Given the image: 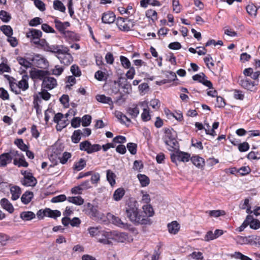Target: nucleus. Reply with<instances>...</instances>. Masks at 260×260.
Returning <instances> with one entry per match:
<instances>
[{
	"instance_id": "obj_1",
	"label": "nucleus",
	"mask_w": 260,
	"mask_h": 260,
	"mask_svg": "<svg viewBox=\"0 0 260 260\" xmlns=\"http://www.w3.org/2000/svg\"><path fill=\"white\" fill-rule=\"evenodd\" d=\"M124 211L127 218L135 225L150 224V219L144 216L142 211L139 209L137 202L129 199L126 202Z\"/></svg>"
},
{
	"instance_id": "obj_2",
	"label": "nucleus",
	"mask_w": 260,
	"mask_h": 260,
	"mask_svg": "<svg viewBox=\"0 0 260 260\" xmlns=\"http://www.w3.org/2000/svg\"><path fill=\"white\" fill-rule=\"evenodd\" d=\"M167 145L169 146L175 150L179 149V145L175 139V135L172 133V129L166 128L165 131V135L162 138Z\"/></svg>"
},
{
	"instance_id": "obj_3",
	"label": "nucleus",
	"mask_w": 260,
	"mask_h": 260,
	"mask_svg": "<svg viewBox=\"0 0 260 260\" xmlns=\"http://www.w3.org/2000/svg\"><path fill=\"white\" fill-rule=\"evenodd\" d=\"M86 209L85 210V213L92 219L99 220L103 219L104 214L99 212L96 207L91 204L88 203L86 205Z\"/></svg>"
},
{
	"instance_id": "obj_4",
	"label": "nucleus",
	"mask_w": 260,
	"mask_h": 260,
	"mask_svg": "<svg viewBox=\"0 0 260 260\" xmlns=\"http://www.w3.org/2000/svg\"><path fill=\"white\" fill-rule=\"evenodd\" d=\"M116 24L118 27L124 31H128L133 29L135 25L134 21L127 18L118 17L116 20Z\"/></svg>"
},
{
	"instance_id": "obj_5",
	"label": "nucleus",
	"mask_w": 260,
	"mask_h": 260,
	"mask_svg": "<svg viewBox=\"0 0 260 260\" xmlns=\"http://www.w3.org/2000/svg\"><path fill=\"white\" fill-rule=\"evenodd\" d=\"M80 149L86 151L88 154H91L93 152L100 151L102 147L99 144H91L88 141H84L80 143Z\"/></svg>"
},
{
	"instance_id": "obj_6",
	"label": "nucleus",
	"mask_w": 260,
	"mask_h": 260,
	"mask_svg": "<svg viewBox=\"0 0 260 260\" xmlns=\"http://www.w3.org/2000/svg\"><path fill=\"white\" fill-rule=\"evenodd\" d=\"M53 121L57 124L56 128L57 131H61L69 124V121L64 118V115L61 113L56 114L53 118Z\"/></svg>"
},
{
	"instance_id": "obj_7",
	"label": "nucleus",
	"mask_w": 260,
	"mask_h": 260,
	"mask_svg": "<svg viewBox=\"0 0 260 260\" xmlns=\"http://www.w3.org/2000/svg\"><path fill=\"white\" fill-rule=\"evenodd\" d=\"M21 174L24 176L21 181L22 184L26 186H34L37 183V179L33 176L31 173L27 172L26 171H21Z\"/></svg>"
},
{
	"instance_id": "obj_8",
	"label": "nucleus",
	"mask_w": 260,
	"mask_h": 260,
	"mask_svg": "<svg viewBox=\"0 0 260 260\" xmlns=\"http://www.w3.org/2000/svg\"><path fill=\"white\" fill-rule=\"evenodd\" d=\"M45 50L51 52L52 53H57L59 55L60 53H65L68 51V47L63 45H49L47 44Z\"/></svg>"
},
{
	"instance_id": "obj_9",
	"label": "nucleus",
	"mask_w": 260,
	"mask_h": 260,
	"mask_svg": "<svg viewBox=\"0 0 260 260\" xmlns=\"http://www.w3.org/2000/svg\"><path fill=\"white\" fill-rule=\"evenodd\" d=\"M69 49L68 47V51L65 53H60L59 55H57V57L60 60L61 63L64 64L65 66L70 65L73 61V59L71 54L69 53Z\"/></svg>"
},
{
	"instance_id": "obj_10",
	"label": "nucleus",
	"mask_w": 260,
	"mask_h": 260,
	"mask_svg": "<svg viewBox=\"0 0 260 260\" xmlns=\"http://www.w3.org/2000/svg\"><path fill=\"white\" fill-rule=\"evenodd\" d=\"M57 86V81L56 79L48 76L44 79L42 82V88H46L47 90H51Z\"/></svg>"
},
{
	"instance_id": "obj_11",
	"label": "nucleus",
	"mask_w": 260,
	"mask_h": 260,
	"mask_svg": "<svg viewBox=\"0 0 260 260\" xmlns=\"http://www.w3.org/2000/svg\"><path fill=\"white\" fill-rule=\"evenodd\" d=\"M49 75V72L40 70H35L34 71H31L30 73V77L32 79H39L43 81L46 76Z\"/></svg>"
},
{
	"instance_id": "obj_12",
	"label": "nucleus",
	"mask_w": 260,
	"mask_h": 260,
	"mask_svg": "<svg viewBox=\"0 0 260 260\" xmlns=\"http://www.w3.org/2000/svg\"><path fill=\"white\" fill-rule=\"evenodd\" d=\"M108 216L114 224L124 229H128L129 228L130 225L127 223L122 221L121 219L118 217L115 216L111 214H109Z\"/></svg>"
},
{
	"instance_id": "obj_13",
	"label": "nucleus",
	"mask_w": 260,
	"mask_h": 260,
	"mask_svg": "<svg viewBox=\"0 0 260 260\" xmlns=\"http://www.w3.org/2000/svg\"><path fill=\"white\" fill-rule=\"evenodd\" d=\"M54 21L56 28L62 34H64L65 29L70 25L69 22H62L57 18H55Z\"/></svg>"
},
{
	"instance_id": "obj_14",
	"label": "nucleus",
	"mask_w": 260,
	"mask_h": 260,
	"mask_svg": "<svg viewBox=\"0 0 260 260\" xmlns=\"http://www.w3.org/2000/svg\"><path fill=\"white\" fill-rule=\"evenodd\" d=\"M239 84L244 88L252 91L254 89L255 84L248 79L245 78L239 81Z\"/></svg>"
},
{
	"instance_id": "obj_15",
	"label": "nucleus",
	"mask_w": 260,
	"mask_h": 260,
	"mask_svg": "<svg viewBox=\"0 0 260 260\" xmlns=\"http://www.w3.org/2000/svg\"><path fill=\"white\" fill-rule=\"evenodd\" d=\"M115 15L113 12L108 11L103 14L102 20L104 23H111L115 21Z\"/></svg>"
},
{
	"instance_id": "obj_16",
	"label": "nucleus",
	"mask_w": 260,
	"mask_h": 260,
	"mask_svg": "<svg viewBox=\"0 0 260 260\" xmlns=\"http://www.w3.org/2000/svg\"><path fill=\"white\" fill-rule=\"evenodd\" d=\"M2 207L10 213H12L14 211L13 205L6 198H3L0 201Z\"/></svg>"
},
{
	"instance_id": "obj_17",
	"label": "nucleus",
	"mask_w": 260,
	"mask_h": 260,
	"mask_svg": "<svg viewBox=\"0 0 260 260\" xmlns=\"http://www.w3.org/2000/svg\"><path fill=\"white\" fill-rule=\"evenodd\" d=\"M43 216L56 218L61 215V212L57 210H52L49 208L45 209L43 212Z\"/></svg>"
},
{
	"instance_id": "obj_18",
	"label": "nucleus",
	"mask_w": 260,
	"mask_h": 260,
	"mask_svg": "<svg viewBox=\"0 0 260 260\" xmlns=\"http://www.w3.org/2000/svg\"><path fill=\"white\" fill-rule=\"evenodd\" d=\"M167 227L169 232L174 235L176 234L179 232L180 228V224L176 221H173L168 223Z\"/></svg>"
},
{
	"instance_id": "obj_19",
	"label": "nucleus",
	"mask_w": 260,
	"mask_h": 260,
	"mask_svg": "<svg viewBox=\"0 0 260 260\" xmlns=\"http://www.w3.org/2000/svg\"><path fill=\"white\" fill-rule=\"evenodd\" d=\"M42 32L41 30L36 29H30L28 32H26V36L30 40L32 39H38L42 37Z\"/></svg>"
},
{
	"instance_id": "obj_20",
	"label": "nucleus",
	"mask_w": 260,
	"mask_h": 260,
	"mask_svg": "<svg viewBox=\"0 0 260 260\" xmlns=\"http://www.w3.org/2000/svg\"><path fill=\"white\" fill-rule=\"evenodd\" d=\"M101 235L102 236V238H99L98 241L101 243L104 244H110L111 242L110 241L111 233L109 232L102 231L101 232Z\"/></svg>"
},
{
	"instance_id": "obj_21",
	"label": "nucleus",
	"mask_w": 260,
	"mask_h": 260,
	"mask_svg": "<svg viewBox=\"0 0 260 260\" xmlns=\"http://www.w3.org/2000/svg\"><path fill=\"white\" fill-rule=\"evenodd\" d=\"M190 159L192 164L199 168H202L205 165L204 158L198 155L193 156Z\"/></svg>"
},
{
	"instance_id": "obj_22",
	"label": "nucleus",
	"mask_w": 260,
	"mask_h": 260,
	"mask_svg": "<svg viewBox=\"0 0 260 260\" xmlns=\"http://www.w3.org/2000/svg\"><path fill=\"white\" fill-rule=\"evenodd\" d=\"M31 60L39 68H42L43 65L46 64V59L38 54L34 55Z\"/></svg>"
},
{
	"instance_id": "obj_23",
	"label": "nucleus",
	"mask_w": 260,
	"mask_h": 260,
	"mask_svg": "<svg viewBox=\"0 0 260 260\" xmlns=\"http://www.w3.org/2000/svg\"><path fill=\"white\" fill-rule=\"evenodd\" d=\"M125 191L122 187H119L116 189L113 194V199L115 201H120L124 195L125 194Z\"/></svg>"
},
{
	"instance_id": "obj_24",
	"label": "nucleus",
	"mask_w": 260,
	"mask_h": 260,
	"mask_svg": "<svg viewBox=\"0 0 260 260\" xmlns=\"http://www.w3.org/2000/svg\"><path fill=\"white\" fill-rule=\"evenodd\" d=\"M10 192L12 194V200H17L20 197L21 193V188L18 186H13L10 188Z\"/></svg>"
},
{
	"instance_id": "obj_25",
	"label": "nucleus",
	"mask_w": 260,
	"mask_h": 260,
	"mask_svg": "<svg viewBox=\"0 0 260 260\" xmlns=\"http://www.w3.org/2000/svg\"><path fill=\"white\" fill-rule=\"evenodd\" d=\"M28 76L26 75L22 76V79L18 83V86L20 90L22 89L23 91L26 90L28 88Z\"/></svg>"
},
{
	"instance_id": "obj_26",
	"label": "nucleus",
	"mask_w": 260,
	"mask_h": 260,
	"mask_svg": "<svg viewBox=\"0 0 260 260\" xmlns=\"http://www.w3.org/2000/svg\"><path fill=\"white\" fill-rule=\"evenodd\" d=\"M20 217L24 221H29L36 217L35 214L31 211H23L20 214Z\"/></svg>"
},
{
	"instance_id": "obj_27",
	"label": "nucleus",
	"mask_w": 260,
	"mask_h": 260,
	"mask_svg": "<svg viewBox=\"0 0 260 260\" xmlns=\"http://www.w3.org/2000/svg\"><path fill=\"white\" fill-rule=\"evenodd\" d=\"M96 100L102 103L107 104L109 105L113 104V101L110 97L106 96L104 94H98L95 96Z\"/></svg>"
},
{
	"instance_id": "obj_28",
	"label": "nucleus",
	"mask_w": 260,
	"mask_h": 260,
	"mask_svg": "<svg viewBox=\"0 0 260 260\" xmlns=\"http://www.w3.org/2000/svg\"><path fill=\"white\" fill-rule=\"evenodd\" d=\"M11 161V157L7 153H3L0 155V167H5Z\"/></svg>"
},
{
	"instance_id": "obj_29",
	"label": "nucleus",
	"mask_w": 260,
	"mask_h": 260,
	"mask_svg": "<svg viewBox=\"0 0 260 260\" xmlns=\"http://www.w3.org/2000/svg\"><path fill=\"white\" fill-rule=\"evenodd\" d=\"M143 211H142L144 216H147L149 218L154 215V211L152 207L149 204L143 205L142 207Z\"/></svg>"
},
{
	"instance_id": "obj_30",
	"label": "nucleus",
	"mask_w": 260,
	"mask_h": 260,
	"mask_svg": "<svg viewBox=\"0 0 260 260\" xmlns=\"http://www.w3.org/2000/svg\"><path fill=\"white\" fill-rule=\"evenodd\" d=\"M235 240L237 244L240 245L251 244V241H250V236L247 237L238 236L235 238Z\"/></svg>"
},
{
	"instance_id": "obj_31",
	"label": "nucleus",
	"mask_w": 260,
	"mask_h": 260,
	"mask_svg": "<svg viewBox=\"0 0 260 260\" xmlns=\"http://www.w3.org/2000/svg\"><path fill=\"white\" fill-rule=\"evenodd\" d=\"M127 113L132 118H136L139 114L138 105H133V107H128L126 109Z\"/></svg>"
},
{
	"instance_id": "obj_32",
	"label": "nucleus",
	"mask_w": 260,
	"mask_h": 260,
	"mask_svg": "<svg viewBox=\"0 0 260 260\" xmlns=\"http://www.w3.org/2000/svg\"><path fill=\"white\" fill-rule=\"evenodd\" d=\"M67 200L69 202L78 206L84 203V199L80 196L69 197L67 198Z\"/></svg>"
},
{
	"instance_id": "obj_33",
	"label": "nucleus",
	"mask_w": 260,
	"mask_h": 260,
	"mask_svg": "<svg viewBox=\"0 0 260 260\" xmlns=\"http://www.w3.org/2000/svg\"><path fill=\"white\" fill-rule=\"evenodd\" d=\"M106 177L111 186H113L116 183V175L111 170H108L106 171Z\"/></svg>"
},
{
	"instance_id": "obj_34",
	"label": "nucleus",
	"mask_w": 260,
	"mask_h": 260,
	"mask_svg": "<svg viewBox=\"0 0 260 260\" xmlns=\"http://www.w3.org/2000/svg\"><path fill=\"white\" fill-rule=\"evenodd\" d=\"M34 197L33 192L31 191H26L24 193L21 198V202L24 204H28Z\"/></svg>"
},
{
	"instance_id": "obj_35",
	"label": "nucleus",
	"mask_w": 260,
	"mask_h": 260,
	"mask_svg": "<svg viewBox=\"0 0 260 260\" xmlns=\"http://www.w3.org/2000/svg\"><path fill=\"white\" fill-rule=\"evenodd\" d=\"M177 154L178 160L179 161L187 162L190 158V154L188 153L177 151Z\"/></svg>"
},
{
	"instance_id": "obj_36",
	"label": "nucleus",
	"mask_w": 260,
	"mask_h": 260,
	"mask_svg": "<svg viewBox=\"0 0 260 260\" xmlns=\"http://www.w3.org/2000/svg\"><path fill=\"white\" fill-rule=\"evenodd\" d=\"M13 163L15 165L17 166L18 167H27L28 164L25 161L24 157L22 155L18 159L15 158Z\"/></svg>"
},
{
	"instance_id": "obj_37",
	"label": "nucleus",
	"mask_w": 260,
	"mask_h": 260,
	"mask_svg": "<svg viewBox=\"0 0 260 260\" xmlns=\"http://www.w3.org/2000/svg\"><path fill=\"white\" fill-rule=\"evenodd\" d=\"M53 7L54 9L59 11L61 12L64 13L66 12V7L59 0H55L53 1Z\"/></svg>"
},
{
	"instance_id": "obj_38",
	"label": "nucleus",
	"mask_w": 260,
	"mask_h": 260,
	"mask_svg": "<svg viewBox=\"0 0 260 260\" xmlns=\"http://www.w3.org/2000/svg\"><path fill=\"white\" fill-rule=\"evenodd\" d=\"M115 240L118 242L123 243L129 239L128 234L126 233H117L115 235Z\"/></svg>"
},
{
	"instance_id": "obj_39",
	"label": "nucleus",
	"mask_w": 260,
	"mask_h": 260,
	"mask_svg": "<svg viewBox=\"0 0 260 260\" xmlns=\"http://www.w3.org/2000/svg\"><path fill=\"white\" fill-rule=\"evenodd\" d=\"M259 8H260V6L256 7L252 4L248 5L246 7V11L249 15L255 17L257 14V11Z\"/></svg>"
},
{
	"instance_id": "obj_40",
	"label": "nucleus",
	"mask_w": 260,
	"mask_h": 260,
	"mask_svg": "<svg viewBox=\"0 0 260 260\" xmlns=\"http://www.w3.org/2000/svg\"><path fill=\"white\" fill-rule=\"evenodd\" d=\"M86 165V162L84 158H80L77 162L74 163L73 169L74 170L79 171L82 170Z\"/></svg>"
},
{
	"instance_id": "obj_41",
	"label": "nucleus",
	"mask_w": 260,
	"mask_h": 260,
	"mask_svg": "<svg viewBox=\"0 0 260 260\" xmlns=\"http://www.w3.org/2000/svg\"><path fill=\"white\" fill-rule=\"evenodd\" d=\"M138 178L141 185L143 187L147 186L149 184V179L145 175L138 174Z\"/></svg>"
},
{
	"instance_id": "obj_42",
	"label": "nucleus",
	"mask_w": 260,
	"mask_h": 260,
	"mask_svg": "<svg viewBox=\"0 0 260 260\" xmlns=\"http://www.w3.org/2000/svg\"><path fill=\"white\" fill-rule=\"evenodd\" d=\"M252 218V215H248L242 224L237 229L239 232H242L250 223V220Z\"/></svg>"
},
{
	"instance_id": "obj_43",
	"label": "nucleus",
	"mask_w": 260,
	"mask_h": 260,
	"mask_svg": "<svg viewBox=\"0 0 260 260\" xmlns=\"http://www.w3.org/2000/svg\"><path fill=\"white\" fill-rule=\"evenodd\" d=\"M0 19L4 22H8L11 19L10 14L4 10L0 11Z\"/></svg>"
},
{
	"instance_id": "obj_44",
	"label": "nucleus",
	"mask_w": 260,
	"mask_h": 260,
	"mask_svg": "<svg viewBox=\"0 0 260 260\" xmlns=\"http://www.w3.org/2000/svg\"><path fill=\"white\" fill-rule=\"evenodd\" d=\"M1 30L8 37H11L13 34V29L10 25H3L1 27Z\"/></svg>"
},
{
	"instance_id": "obj_45",
	"label": "nucleus",
	"mask_w": 260,
	"mask_h": 260,
	"mask_svg": "<svg viewBox=\"0 0 260 260\" xmlns=\"http://www.w3.org/2000/svg\"><path fill=\"white\" fill-rule=\"evenodd\" d=\"M206 213L208 214L211 217H218L221 215L225 214V212L222 210H209L206 212Z\"/></svg>"
},
{
	"instance_id": "obj_46",
	"label": "nucleus",
	"mask_w": 260,
	"mask_h": 260,
	"mask_svg": "<svg viewBox=\"0 0 260 260\" xmlns=\"http://www.w3.org/2000/svg\"><path fill=\"white\" fill-rule=\"evenodd\" d=\"M146 15L148 18L151 19L153 22H154L155 20L157 19V13L154 10H148L146 12Z\"/></svg>"
},
{
	"instance_id": "obj_47",
	"label": "nucleus",
	"mask_w": 260,
	"mask_h": 260,
	"mask_svg": "<svg viewBox=\"0 0 260 260\" xmlns=\"http://www.w3.org/2000/svg\"><path fill=\"white\" fill-rule=\"evenodd\" d=\"M249 221V226L251 229L257 230L260 228V221L257 219H254L252 216Z\"/></svg>"
},
{
	"instance_id": "obj_48",
	"label": "nucleus",
	"mask_w": 260,
	"mask_h": 260,
	"mask_svg": "<svg viewBox=\"0 0 260 260\" xmlns=\"http://www.w3.org/2000/svg\"><path fill=\"white\" fill-rule=\"evenodd\" d=\"M14 143L20 149L23 151H26V150L28 149V147L24 143L23 140L21 139L15 140Z\"/></svg>"
},
{
	"instance_id": "obj_49",
	"label": "nucleus",
	"mask_w": 260,
	"mask_h": 260,
	"mask_svg": "<svg viewBox=\"0 0 260 260\" xmlns=\"http://www.w3.org/2000/svg\"><path fill=\"white\" fill-rule=\"evenodd\" d=\"M82 133L80 130L75 131L72 136V141L74 143H77L81 139V134Z\"/></svg>"
},
{
	"instance_id": "obj_50",
	"label": "nucleus",
	"mask_w": 260,
	"mask_h": 260,
	"mask_svg": "<svg viewBox=\"0 0 260 260\" xmlns=\"http://www.w3.org/2000/svg\"><path fill=\"white\" fill-rule=\"evenodd\" d=\"M17 60L19 63L23 66L26 69L31 67V63L23 57H18Z\"/></svg>"
},
{
	"instance_id": "obj_51",
	"label": "nucleus",
	"mask_w": 260,
	"mask_h": 260,
	"mask_svg": "<svg viewBox=\"0 0 260 260\" xmlns=\"http://www.w3.org/2000/svg\"><path fill=\"white\" fill-rule=\"evenodd\" d=\"M71 156L72 154L71 153L68 152H64L63 153L62 156L61 157H59L60 162L63 165L66 164L67 162L69 159H70L71 157Z\"/></svg>"
},
{
	"instance_id": "obj_52",
	"label": "nucleus",
	"mask_w": 260,
	"mask_h": 260,
	"mask_svg": "<svg viewBox=\"0 0 260 260\" xmlns=\"http://www.w3.org/2000/svg\"><path fill=\"white\" fill-rule=\"evenodd\" d=\"M88 231L91 236H100L102 231L100 230L99 227H90L88 229Z\"/></svg>"
},
{
	"instance_id": "obj_53",
	"label": "nucleus",
	"mask_w": 260,
	"mask_h": 260,
	"mask_svg": "<svg viewBox=\"0 0 260 260\" xmlns=\"http://www.w3.org/2000/svg\"><path fill=\"white\" fill-rule=\"evenodd\" d=\"M141 118L144 121H148L150 120L151 115L149 112V109H143V112L141 114Z\"/></svg>"
},
{
	"instance_id": "obj_54",
	"label": "nucleus",
	"mask_w": 260,
	"mask_h": 260,
	"mask_svg": "<svg viewBox=\"0 0 260 260\" xmlns=\"http://www.w3.org/2000/svg\"><path fill=\"white\" fill-rule=\"evenodd\" d=\"M94 77L99 81H105L107 79L106 74L101 71L96 72Z\"/></svg>"
},
{
	"instance_id": "obj_55",
	"label": "nucleus",
	"mask_w": 260,
	"mask_h": 260,
	"mask_svg": "<svg viewBox=\"0 0 260 260\" xmlns=\"http://www.w3.org/2000/svg\"><path fill=\"white\" fill-rule=\"evenodd\" d=\"M63 71V68L58 65H56L54 68L51 70L52 74L55 76H59Z\"/></svg>"
},
{
	"instance_id": "obj_56",
	"label": "nucleus",
	"mask_w": 260,
	"mask_h": 260,
	"mask_svg": "<svg viewBox=\"0 0 260 260\" xmlns=\"http://www.w3.org/2000/svg\"><path fill=\"white\" fill-rule=\"evenodd\" d=\"M120 61L122 66L125 69H128L131 67V62L128 59L123 56L120 57Z\"/></svg>"
},
{
	"instance_id": "obj_57",
	"label": "nucleus",
	"mask_w": 260,
	"mask_h": 260,
	"mask_svg": "<svg viewBox=\"0 0 260 260\" xmlns=\"http://www.w3.org/2000/svg\"><path fill=\"white\" fill-rule=\"evenodd\" d=\"M137 145L136 144L134 143H128L127 144V148L129 152L134 155L137 153Z\"/></svg>"
},
{
	"instance_id": "obj_58",
	"label": "nucleus",
	"mask_w": 260,
	"mask_h": 260,
	"mask_svg": "<svg viewBox=\"0 0 260 260\" xmlns=\"http://www.w3.org/2000/svg\"><path fill=\"white\" fill-rule=\"evenodd\" d=\"M71 72L74 76L76 77H79L81 75V72L79 67L75 64L71 66Z\"/></svg>"
},
{
	"instance_id": "obj_59",
	"label": "nucleus",
	"mask_w": 260,
	"mask_h": 260,
	"mask_svg": "<svg viewBox=\"0 0 260 260\" xmlns=\"http://www.w3.org/2000/svg\"><path fill=\"white\" fill-rule=\"evenodd\" d=\"M9 83L11 91L14 92L16 94L20 93L21 91L20 90V89L19 88L17 83L13 82L11 81L9 82Z\"/></svg>"
},
{
	"instance_id": "obj_60",
	"label": "nucleus",
	"mask_w": 260,
	"mask_h": 260,
	"mask_svg": "<svg viewBox=\"0 0 260 260\" xmlns=\"http://www.w3.org/2000/svg\"><path fill=\"white\" fill-rule=\"evenodd\" d=\"M67 200L66 196L64 194H60L59 196L53 197L51 199L52 203H58L63 202Z\"/></svg>"
},
{
	"instance_id": "obj_61",
	"label": "nucleus",
	"mask_w": 260,
	"mask_h": 260,
	"mask_svg": "<svg viewBox=\"0 0 260 260\" xmlns=\"http://www.w3.org/2000/svg\"><path fill=\"white\" fill-rule=\"evenodd\" d=\"M91 117L89 115H85L82 118V124L83 126H87L91 123Z\"/></svg>"
},
{
	"instance_id": "obj_62",
	"label": "nucleus",
	"mask_w": 260,
	"mask_h": 260,
	"mask_svg": "<svg viewBox=\"0 0 260 260\" xmlns=\"http://www.w3.org/2000/svg\"><path fill=\"white\" fill-rule=\"evenodd\" d=\"M46 88H42L41 92L39 93L41 97L44 100L47 101L50 98V94L47 91Z\"/></svg>"
},
{
	"instance_id": "obj_63",
	"label": "nucleus",
	"mask_w": 260,
	"mask_h": 260,
	"mask_svg": "<svg viewBox=\"0 0 260 260\" xmlns=\"http://www.w3.org/2000/svg\"><path fill=\"white\" fill-rule=\"evenodd\" d=\"M35 6L41 11L45 10V5L44 3L41 0H35L34 1Z\"/></svg>"
},
{
	"instance_id": "obj_64",
	"label": "nucleus",
	"mask_w": 260,
	"mask_h": 260,
	"mask_svg": "<svg viewBox=\"0 0 260 260\" xmlns=\"http://www.w3.org/2000/svg\"><path fill=\"white\" fill-rule=\"evenodd\" d=\"M234 256L235 258L241 260H252L251 258L243 254L240 252H235L234 254Z\"/></svg>"
}]
</instances>
